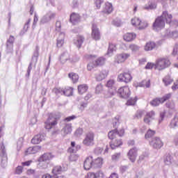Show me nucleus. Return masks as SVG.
<instances>
[{
    "instance_id": "12",
    "label": "nucleus",
    "mask_w": 178,
    "mask_h": 178,
    "mask_svg": "<svg viewBox=\"0 0 178 178\" xmlns=\"http://www.w3.org/2000/svg\"><path fill=\"white\" fill-rule=\"evenodd\" d=\"M94 168L92 156H87L83 161L84 170H91Z\"/></svg>"
},
{
    "instance_id": "52",
    "label": "nucleus",
    "mask_w": 178,
    "mask_h": 178,
    "mask_svg": "<svg viewBox=\"0 0 178 178\" xmlns=\"http://www.w3.org/2000/svg\"><path fill=\"white\" fill-rule=\"evenodd\" d=\"M41 151V146H35L32 147V154H37V152H40Z\"/></svg>"
},
{
    "instance_id": "33",
    "label": "nucleus",
    "mask_w": 178,
    "mask_h": 178,
    "mask_svg": "<svg viewBox=\"0 0 178 178\" xmlns=\"http://www.w3.org/2000/svg\"><path fill=\"white\" fill-rule=\"evenodd\" d=\"M68 77L72 80L73 83H77L79 81V74L74 72H70L68 74Z\"/></svg>"
},
{
    "instance_id": "56",
    "label": "nucleus",
    "mask_w": 178,
    "mask_h": 178,
    "mask_svg": "<svg viewBox=\"0 0 178 178\" xmlns=\"http://www.w3.org/2000/svg\"><path fill=\"white\" fill-rule=\"evenodd\" d=\"M95 58H97V56H95V55L85 56V59H86V60H94V59H95Z\"/></svg>"
},
{
    "instance_id": "15",
    "label": "nucleus",
    "mask_w": 178,
    "mask_h": 178,
    "mask_svg": "<svg viewBox=\"0 0 178 178\" xmlns=\"http://www.w3.org/2000/svg\"><path fill=\"white\" fill-rule=\"evenodd\" d=\"M150 145H152L156 149H159L163 147V142H162L159 137H154L150 141Z\"/></svg>"
},
{
    "instance_id": "23",
    "label": "nucleus",
    "mask_w": 178,
    "mask_h": 178,
    "mask_svg": "<svg viewBox=\"0 0 178 178\" xmlns=\"http://www.w3.org/2000/svg\"><path fill=\"white\" fill-rule=\"evenodd\" d=\"M128 157L132 162H136V159L137 158V149L132 148L128 152Z\"/></svg>"
},
{
    "instance_id": "36",
    "label": "nucleus",
    "mask_w": 178,
    "mask_h": 178,
    "mask_svg": "<svg viewBox=\"0 0 178 178\" xmlns=\"http://www.w3.org/2000/svg\"><path fill=\"white\" fill-rule=\"evenodd\" d=\"M170 126L171 129H175V127H178V113L176 114L175 118L172 120V121L170 124Z\"/></svg>"
},
{
    "instance_id": "55",
    "label": "nucleus",
    "mask_w": 178,
    "mask_h": 178,
    "mask_svg": "<svg viewBox=\"0 0 178 178\" xmlns=\"http://www.w3.org/2000/svg\"><path fill=\"white\" fill-rule=\"evenodd\" d=\"M113 24L116 27H120L122 26V21L119 19H115L113 21Z\"/></svg>"
},
{
    "instance_id": "51",
    "label": "nucleus",
    "mask_w": 178,
    "mask_h": 178,
    "mask_svg": "<svg viewBox=\"0 0 178 178\" xmlns=\"http://www.w3.org/2000/svg\"><path fill=\"white\" fill-rule=\"evenodd\" d=\"M23 173V166L18 165L15 168V174L16 175H22Z\"/></svg>"
},
{
    "instance_id": "26",
    "label": "nucleus",
    "mask_w": 178,
    "mask_h": 178,
    "mask_svg": "<svg viewBox=\"0 0 178 178\" xmlns=\"http://www.w3.org/2000/svg\"><path fill=\"white\" fill-rule=\"evenodd\" d=\"M71 147L68 148V152L70 154H74V152H76V151H79V149H81V146L80 145H76V142H71Z\"/></svg>"
},
{
    "instance_id": "35",
    "label": "nucleus",
    "mask_w": 178,
    "mask_h": 178,
    "mask_svg": "<svg viewBox=\"0 0 178 178\" xmlns=\"http://www.w3.org/2000/svg\"><path fill=\"white\" fill-rule=\"evenodd\" d=\"M88 90V86L86 84L79 85L78 86V92L79 94H84L87 92V90Z\"/></svg>"
},
{
    "instance_id": "20",
    "label": "nucleus",
    "mask_w": 178,
    "mask_h": 178,
    "mask_svg": "<svg viewBox=\"0 0 178 178\" xmlns=\"http://www.w3.org/2000/svg\"><path fill=\"white\" fill-rule=\"evenodd\" d=\"M54 158H55V156L52 153H44L39 158V162H49Z\"/></svg>"
},
{
    "instance_id": "17",
    "label": "nucleus",
    "mask_w": 178,
    "mask_h": 178,
    "mask_svg": "<svg viewBox=\"0 0 178 178\" xmlns=\"http://www.w3.org/2000/svg\"><path fill=\"white\" fill-rule=\"evenodd\" d=\"M113 12V5L109 1L105 2L102 6V13L105 15H111Z\"/></svg>"
},
{
    "instance_id": "42",
    "label": "nucleus",
    "mask_w": 178,
    "mask_h": 178,
    "mask_svg": "<svg viewBox=\"0 0 178 178\" xmlns=\"http://www.w3.org/2000/svg\"><path fill=\"white\" fill-rule=\"evenodd\" d=\"M63 91L64 88H54L53 89V92H54V94H56V95H63Z\"/></svg>"
},
{
    "instance_id": "44",
    "label": "nucleus",
    "mask_w": 178,
    "mask_h": 178,
    "mask_svg": "<svg viewBox=\"0 0 178 178\" xmlns=\"http://www.w3.org/2000/svg\"><path fill=\"white\" fill-rule=\"evenodd\" d=\"M108 51L110 54L115 52V51H116V44L109 43Z\"/></svg>"
},
{
    "instance_id": "22",
    "label": "nucleus",
    "mask_w": 178,
    "mask_h": 178,
    "mask_svg": "<svg viewBox=\"0 0 178 178\" xmlns=\"http://www.w3.org/2000/svg\"><path fill=\"white\" fill-rule=\"evenodd\" d=\"M156 48V43L152 41H149L146 42L144 46V51L146 52H149V51H152Z\"/></svg>"
},
{
    "instance_id": "25",
    "label": "nucleus",
    "mask_w": 178,
    "mask_h": 178,
    "mask_svg": "<svg viewBox=\"0 0 178 178\" xmlns=\"http://www.w3.org/2000/svg\"><path fill=\"white\" fill-rule=\"evenodd\" d=\"M80 15L72 13L70 15V22L72 23V24H76V23H79L80 22Z\"/></svg>"
},
{
    "instance_id": "19",
    "label": "nucleus",
    "mask_w": 178,
    "mask_h": 178,
    "mask_svg": "<svg viewBox=\"0 0 178 178\" xmlns=\"http://www.w3.org/2000/svg\"><path fill=\"white\" fill-rule=\"evenodd\" d=\"M93 161V169H101L102 165H104V158L102 157H97L94 159L92 157Z\"/></svg>"
},
{
    "instance_id": "2",
    "label": "nucleus",
    "mask_w": 178,
    "mask_h": 178,
    "mask_svg": "<svg viewBox=\"0 0 178 178\" xmlns=\"http://www.w3.org/2000/svg\"><path fill=\"white\" fill-rule=\"evenodd\" d=\"M124 134V128H121L120 129H118V128H115L108 131V140H111V141H112L113 140L118 138V137H123Z\"/></svg>"
},
{
    "instance_id": "14",
    "label": "nucleus",
    "mask_w": 178,
    "mask_h": 178,
    "mask_svg": "<svg viewBox=\"0 0 178 178\" xmlns=\"http://www.w3.org/2000/svg\"><path fill=\"white\" fill-rule=\"evenodd\" d=\"M105 174L102 170H98L96 172H89L85 176V178H104Z\"/></svg>"
},
{
    "instance_id": "45",
    "label": "nucleus",
    "mask_w": 178,
    "mask_h": 178,
    "mask_svg": "<svg viewBox=\"0 0 178 178\" xmlns=\"http://www.w3.org/2000/svg\"><path fill=\"white\" fill-rule=\"evenodd\" d=\"M104 91V86L102 84H99L96 86L95 94H101Z\"/></svg>"
},
{
    "instance_id": "46",
    "label": "nucleus",
    "mask_w": 178,
    "mask_h": 178,
    "mask_svg": "<svg viewBox=\"0 0 178 178\" xmlns=\"http://www.w3.org/2000/svg\"><path fill=\"white\" fill-rule=\"evenodd\" d=\"M129 49L133 52H137V51L140 50V47L137 44H131L129 45Z\"/></svg>"
},
{
    "instance_id": "9",
    "label": "nucleus",
    "mask_w": 178,
    "mask_h": 178,
    "mask_svg": "<svg viewBox=\"0 0 178 178\" xmlns=\"http://www.w3.org/2000/svg\"><path fill=\"white\" fill-rule=\"evenodd\" d=\"M91 37L95 41H99L101 40V31L95 24H92Z\"/></svg>"
},
{
    "instance_id": "31",
    "label": "nucleus",
    "mask_w": 178,
    "mask_h": 178,
    "mask_svg": "<svg viewBox=\"0 0 178 178\" xmlns=\"http://www.w3.org/2000/svg\"><path fill=\"white\" fill-rule=\"evenodd\" d=\"M63 95H65V97H70V95H73V88L70 86L64 87Z\"/></svg>"
},
{
    "instance_id": "28",
    "label": "nucleus",
    "mask_w": 178,
    "mask_h": 178,
    "mask_svg": "<svg viewBox=\"0 0 178 178\" xmlns=\"http://www.w3.org/2000/svg\"><path fill=\"white\" fill-rule=\"evenodd\" d=\"M65 44V33H60L58 39H57V47L58 48H61V47H63V44Z\"/></svg>"
},
{
    "instance_id": "49",
    "label": "nucleus",
    "mask_w": 178,
    "mask_h": 178,
    "mask_svg": "<svg viewBox=\"0 0 178 178\" xmlns=\"http://www.w3.org/2000/svg\"><path fill=\"white\" fill-rule=\"evenodd\" d=\"M115 86V80L110 79L107 81L106 86L108 87V88H112Z\"/></svg>"
},
{
    "instance_id": "37",
    "label": "nucleus",
    "mask_w": 178,
    "mask_h": 178,
    "mask_svg": "<svg viewBox=\"0 0 178 178\" xmlns=\"http://www.w3.org/2000/svg\"><path fill=\"white\" fill-rule=\"evenodd\" d=\"M163 82L164 83L165 86H170V84L173 83V79H172V77H170L169 75H166L163 79Z\"/></svg>"
},
{
    "instance_id": "63",
    "label": "nucleus",
    "mask_w": 178,
    "mask_h": 178,
    "mask_svg": "<svg viewBox=\"0 0 178 178\" xmlns=\"http://www.w3.org/2000/svg\"><path fill=\"white\" fill-rule=\"evenodd\" d=\"M178 89V79L174 83L173 86H172V91H176Z\"/></svg>"
},
{
    "instance_id": "59",
    "label": "nucleus",
    "mask_w": 178,
    "mask_h": 178,
    "mask_svg": "<svg viewBox=\"0 0 178 178\" xmlns=\"http://www.w3.org/2000/svg\"><path fill=\"white\" fill-rule=\"evenodd\" d=\"M170 37H171V38H178V32L177 31H172L171 33H169Z\"/></svg>"
},
{
    "instance_id": "57",
    "label": "nucleus",
    "mask_w": 178,
    "mask_h": 178,
    "mask_svg": "<svg viewBox=\"0 0 178 178\" xmlns=\"http://www.w3.org/2000/svg\"><path fill=\"white\" fill-rule=\"evenodd\" d=\"M155 69V64L152 63H147V64L145 66V69L151 70V69Z\"/></svg>"
},
{
    "instance_id": "10",
    "label": "nucleus",
    "mask_w": 178,
    "mask_h": 178,
    "mask_svg": "<svg viewBox=\"0 0 178 178\" xmlns=\"http://www.w3.org/2000/svg\"><path fill=\"white\" fill-rule=\"evenodd\" d=\"M118 94L120 95L121 98H124L127 99L131 95V91L129 86H122L118 89Z\"/></svg>"
},
{
    "instance_id": "43",
    "label": "nucleus",
    "mask_w": 178,
    "mask_h": 178,
    "mask_svg": "<svg viewBox=\"0 0 178 178\" xmlns=\"http://www.w3.org/2000/svg\"><path fill=\"white\" fill-rule=\"evenodd\" d=\"M97 67V65L95 64V61L90 62L87 65V70L89 72H91L93 69H95Z\"/></svg>"
},
{
    "instance_id": "32",
    "label": "nucleus",
    "mask_w": 178,
    "mask_h": 178,
    "mask_svg": "<svg viewBox=\"0 0 178 178\" xmlns=\"http://www.w3.org/2000/svg\"><path fill=\"white\" fill-rule=\"evenodd\" d=\"M151 86V80L149 79H145L142 81L138 85V87H145L146 88H149Z\"/></svg>"
},
{
    "instance_id": "29",
    "label": "nucleus",
    "mask_w": 178,
    "mask_h": 178,
    "mask_svg": "<svg viewBox=\"0 0 178 178\" xmlns=\"http://www.w3.org/2000/svg\"><path fill=\"white\" fill-rule=\"evenodd\" d=\"M62 131L64 136H67V134H70L72 133V124H65V127L63 128Z\"/></svg>"
},
{
    "instance_id": "38",
    "label": "nucleus",
    "mask_w": 178,
    "mask_h": 178,
    "mask_svg": "<svg viewBox=\"0 0 178 178\" xmlns=\"http://www.w3.org/2000/svg\"><path fill=\"white\" fill-rule=\"evenodd\" d=\"M52 173L55 175H60L62 173V166L60 165H56L54 167L52 170Z\"/></svg>"
},
{
    "instance_id": "62",
    "label": "nucleus",
    "mask_w": 178,
    "mask_h": 178,
    "mask_svg": "<svg viewBox=\"0 0 178 178\" xmlns=\"http://www.w3.org/2000/svg\"><path fill=\"white\" fill-rule=\"evenodd\" d=\"M33 163L32 160H29L27 161H24L22 163V166H30V165H31Z\"/></svg>"
},
{
    "instance_id": "18",
    "label": "nucleus",
    "mask_w": 178,
    "mask_h": 178,
    "mask_svg": "<svg viewBox=\"0 0 178 178\" xmlns=\"http://www.w3.org/2000/svg\"><path fill=\"white\" fill-rule=\"evenodd\" d=\"M155 119V111H149L146 113L143 118V122L146 124H151V120Z\"/></svg>"
},
{
    "instance_id": "53",
    "label": "nucleus",
    "mask_w": 178,
    "mask_h": 178,
    "mask_svg": "<svg viewBox=\"0 0 178 178\" xmlns=\"http://www.w3.org/2000/svg\"><path fill=\"white\" fill-rule=\"evenodd\" d=\"M143 115H144L143 111H137L134 116V119H141L143 118Z\"/></svg>"
},
{
    "instance_id": "21",
    "label": "nucleus",
    "mask_w": 178,
    "mask_h": 178,
    "mask_svg": "<svg viewBox=\"0 0 178 178\" xmlns=\"http://www.w3.org/2000/svg\"><path fill=\"white\" fill-rule=\"evenodd\" d=\"M137 38V35L134 33H127L123 35L124 41L126 42H131V41H134Z\"/></svg>"
},
{
    "instance_id": "40",
    "label": "nucleus",
    "mask_w": 178,
    "mask_h": 178,
    "mask_svg": "<svg viewBox=\"0 0 178 178\" xmlns=\"http://www.w3.org/2000/svg\"><path fill=\"white\" fill-rule=\"evenodd\" d=\"M148 27V22L147 21H141L139 22V25L138 26V29L139 30H144V29H147Z\"/></svg>"
},
{
    "instance_id": "5",
    "label": "nucleus",
    "mask_w": 178,
    "mask_h": 178,
    "mask_svg": "<svg viewBox=\"0 0 178 178\" xmlns=\"http://www.w3.org/2000/svg\"><path fill=\"white\" fill-rule=\"evenodd\" d=\"M165 23L166 22L163 20V19H162V17H157L152 25L153 30L155 31H159V30L165 29Z\"/></svg>"
},
{
    "instance_id": "16",
    "label": "nucleus",
    "mask_w": 178,
    "mask_h": 178,
    "mask_svg": "<svg viewBox=\"0 0 178 178\" xmlns=\"http://www.w3.org/2000/svg\"><path fill=\"white\" fill-rule=\"evenodd\" d=\"M123 145V140L120 138H115V139H113L110 142V147L112 149H116V148H119V147H122Z\"/></svg>"
},
{
    "instance_id": "27",
    "label": "nucleus",
    "mask_w": 178,
    "mask_h": 178,
    "mask_svg": "<svg viewBox=\"0 0 178 178\" xmlns=\"http://www.w3.org/2000/svg\"><path fill=\"white\" fill-rule=\"evenodd\" d=\"M74 42L77 47L81 48V45H83V42H84V36L78 35Z\"/></svg>"
},
{
    "instance_id": "4",
    "label": "nucleus",
    "mask_w": 178,
    "mask_h": 178,
    "mask_svg": "<svg viewBox=\"0 0 178 178\" xmlns=\"http://www.w3.org/2000/svg\"><path fill=\"white\" fill-rule=\"evenodd\" d=\"M95 138V134L92 131L88 132L86 134L85 138L83 140V145L86 147H91L94 145V140Z\"/></svg>"
},
{
    "instance_id": "7",
    "label": "nucleus",
    "mask_w": 178,
    "mask_h": 178,
    "mask_svg": "<svg viewBox=\"0 0 178 178\" xmlns=\"http://www.w3.org/2000/svg\"><path fill=\"white\" fill-rule=\"evenodd\" d=\"M118 80L121 83H130L131 80H133V76H131L130 72H124L118 75Z\"/></svg>"
},
{
    "instance_id": "8",
    "label": "nucleus",
    "mask_w": 178,
    "mask_h": 178,
    "mask_svg": "<svg viewBox=\"0 0 178 178\" xmlns=\"http://www.w3.org/2000/svg\"><path fill=\"white\" fill-rule=\"evenodd\" d=\"M130 58L129 53H121L115 56L114 63L119 65L120 63H124L127 59Z\"/></svg>"
},
{
    "instance_id": "11",
    "label": "nucleus",
    "mask_w": 178,
    "mask_h": 178,
    "mask_svg": "<svg viewBox=\"0 0 178 178\" xmlns=\"http://www.w3.org/2000/svg\"><path fill=\"white\" fill-rule=\"evenodd\" d=\"M160 17L163 19L164 22L166 23V24H172V22H173V15L169 13V11L168 10L163 11Z\"/></svg>"
},
{
    "instance_id": "39",
    "label": "nucleus",
    "mask_w": 178,
    "mask_h": 178,
    "mask_svg": "<svg viewBox=\"0 0 178 178\" xmlns=\"http://www.w3.org/2000/svg\"><path fill=\"white\" fill-rule=\"evenodd\" d=\"M138 99L137 98V97H131L127 100L126 105H127L128 106H131L136 104Z\"/></svg>"
},
{
    "instance_id": "50",
    "label": "nucleus",
    "mask_w": 178,
    "mask_h": 178,
    "mask_svg": "<svg viewBox=\"0 0 178 178\" xmlns=\"http://www.w3.org/2000/svg\"><path fill=\"white\" fill-rule=\"evenodd\" d=\"M13 42H15V37L10 36L7 41V47H9V45H12V47H13Z\"/></svg>"
},
{
    "instance_id": "41",
    "label": "nucleus",
    "mask_w": 178,
    "mask_h": 178,
    "mask_svg": "<svg viewBox=\"0 0 178 178\" xmlns=\"http://www.w3.org/2000/svg\"><path fill=\"white\" fill-rule=\"evenodd\" d=\"M140 23H141V19L138 17H134L131 19V24L134 26V27H138Z\"/></svg>"
},
{
    "instance_id": "47",
    "label": "nucleus",
    "mask_w": 178,
    "mask_h": 178,
    "mask_svg": "<svg viewBox=\"0 0 178 178\" xmlns=\"http://www.w3.org/2000/svg\"><path fill=\"white\" fill-rule=\"evenodd\" d=\"M164 163H165V165H170V163H172V155L168 154L165 156V159L164 160Z\"/></svg>"
},
{
    "instance_id": "24",
    "label": "nucleus",
    "mask_w": 178,
    "mask_h": 178,
    "mask_svg": "<svg viewBox=\"0 0 178 178\" xmlns=\"http://www.w3.org/2000/svg\"><path fill=\"white\" fill-rule=\"evenodd\" d=\"M45 138L44 134L35 135L31 140L32 144H40L42 140Z\"/></svg>"
},
{
    "instance_id": "30",
    "label": "nucleus",
    "mask_w": 178,
    "mask_h": 178,
    "mask_svg": "<svg viewBox=\"0 0 178 178\" xmlns=\"http://www.w3.org/2000/svg\"><path fill=\"white\" fill-rule=\"evenodd\" d=\"M94 61H95V63L96 64L97 67H98L99 66H104V65L106 62V58H105L104 57H99Z\"/></svg>"
},
{
    "instance_id": "34",
    "label": "nucleus",
    "mask_w": 178,
    "mask_h": 178,
    "mask_svg": "<svg viewBox=\"0 0 178 178\" xmlns=\"http://www.w3.org/2000/svg\"><path fill=\"white\" fill-rule=\"evenodd\" d=\"M155 134H156V131L149 129L147 130V131L145 134V138L146 140L152 138V137H154V136H155Z\"/></svg>"
},
{
    "instance_id": "64",
    "label": "nucleus",
    "mask_w": 178,
    "mask_h": 178,
    "mask_svg": "<svg viewBox=\"0 0 178 178\" xmlns=\"http://www.w3.org/2000/svg\"><path fill=\"white\" fill-rule=\"evenodd\" d=\"M178 54V46L176 45L175 46L173 51H172V55H174V56H175V55Z\"/></svg>"
},
{
    "instance_id": "3",
    "label": "nucleus",
    "mask_w": 178,
    "mask_h": 178,
    "mask_svg": "<svg viewBox=\"0 0 178 178\" xmlns=\"http://www.w3.org/2000/svg\"><path fill=\"white\" fill-rule=\"evenodd\" d=\"M169 66H170V60L166 58H160L156 60L155 69L158 70H163V69H166Z\"/></svg>"
},
{
    "instance_id": "1",
    "label": "nucleus",
    "mask_w": 178,
    "mask_h": 178,
    "mask_svg": "<svg viewBox=\"0 0 178 178\" xmlns=\"http://www.w3.org/2000/svg\"><path fill=\"white\" fill-rule=\"evenodd\" d=\"M59 119H60V113H49L47 120L44 122V128L47 130H51V129H54V127L58 124V120H59Z\"/></svg>"
},
{
    "instance_id": "54",
    "label": "nucleus",
    "mask_w": 178,
    "mask_h": 178,
    "mask_svg": "<svg viewBox=\"0 0 178 178\" xmlns=\"http://www.w3.org/2000/svg\"><path fill=\"white\" fill-rule=\"evenodd\" d=\"M77 159H79L78 155L71 154L70 156V161H71V162H76V161H77Z\"/></svg>"
},
{
    "instance_id": "58",
    "label": "nucleus",
    "mask_w": 178,
    "mask_h": 178,
    "mask_svg": "<svg viewBox=\"0 0 178 178\" xmlns=\"http://www.w3.org/2000/svg\"><path fill=\"white\" fill-rule=\"evenodd\" d=\"M104 0H96L95 1V6L97 9H99L101 8V5H102V3H104Z\"/></svg>"
},
{
    "instance_id": "60",
    "label": "nucleus",
    "mask_w": 178,
    "mask_h": 178,
    "mask_svg": "<svg viewBox=\"0 0 178 178\" xmlns=\"http://www.w3.org/2000/svg\"><path fill=\"white\" fill-rule=\"evenodd\" d=\"M113 161H118L120 158V153H115L112 156Z\"/></svg>"
},
{
    "instance_id": "6",
    "label": "nucleus",
    "mask_w": 178,
    "mask_h": 178,
    "mask_svg": "<svg viewBox=\"0 0 178 178\" xmlns=\"http://www.w3.org/2000/svg\"><path fill=\"white\" fill-rule=\"evenodd\" d=\"M171 97L172 94L168 93L164 95L163 97L154 99L150 102V104L152 106H158L159 105H161V104H163V102H166V101L170 99Z\"/></svg>"
},
{
    "instance_id": "61",
    "label": "nucleus",
    "mask_w": 178,
    "mask_h": 178,
    "mask_svg": "<svg viewBox=\"0 0 178 178\" xmlns=\"http://www.w3.org/2000/svg\"><path fill=\"white\" fill-rule=\"evenodd\" d=\"M62 27V23L60 21L56 22V30L57 31H60V28Z\"/></svg>"
},
{
    "instance_id": "13",
    "label": "nucleus",
    "mask_w": 178,
    "mask_h": 178,
    "mask_svg": "<svg viewBox=\"0 0 178 178\" xmlns=\"http://www.w3.org/2000/svg\"><path fill=\"white\" fill-rule=\"evenodd\" d=\"M108 74L109 71L106 70H102V71H99L95 74V79L97 80V81H102V80H105V79L108 77Z\"/></svg>"
},
{
    "instance_id": "48",
    "label": "nucleus",
    "mask_w": 178,
    "mask_h": 178,
    "mask_svg": "<svg viewBox=\"0 0 178 178\" xmlns=\"http://www.w3.org/2000/svg\"><path fill=\"white\" fill-rule=\"evenodd\" d=\"M120 116H116L115 118L113 119V127H116L118 124L120 123Z\"/></svg>"
}]
</instances>
